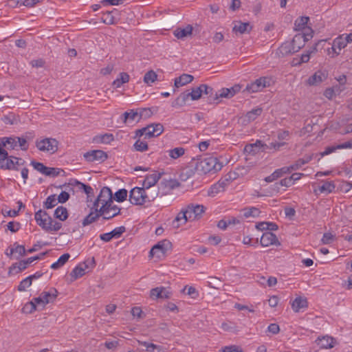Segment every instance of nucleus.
<instances>
[{
  "label": "nucleus",
  "mask_w": 352,
  "mask_h": 352,
  "mask_svg": "<svg viewBox=\"0 0 352 352\" xmlns=\"http://www.w3.org/2000/svg\"><path fill=\"white\" fill-rule=\"evenodd\" d=\"M271 78L263 76L256 79L255 81L248 84L245 90L249 93H256L262 91L264 88L270 87L271 85Z\"/></svg>",
  "instance_id": "obj_5"
},
{
  "label": "nucleus",
  "mask_w": 352,
  "mask_h": 352,
  "mask_svg": "<svg viewBox=\"0 0 352 352\" xmlns=\"http://www.w3.org/2000/svg\"><path fill=\"white\" fill-rule=\"evenodd\" d=\"M223 167V164L219 162L217 157L214 156H206L197 159L195 164V169L197 172L203 174L216 173Z\"/></svg>",
  "instance_id": "obj_1"
},
{
  "label": "nucleus",
  "mask_w": 352,
  "mask_h": 352,
  "mask_svg": "<svg viewBox=\"0 0 352 352\" xmlns=\"http://www.w3.org/2000/svg\"><path fill=\"white\" fill-rule=\"evenodd\" d=\"M100 217L102 218V214H100V208L97 212L90 210L89 213L82 220V225L84 227L90 225L96 221Z\"/></svg>",
  "instance_id": "obj_25"
},
{
  "label": "nucleus",
  "mask_w": 352,
  "mask_h": 352,
  "mask_svg": "<svg viewBox=\"0 0 352 352\" xmlns=\"http://www.w3.org/2000/svg\"><path fill=\"white\" fill-rule=\"evenodd\" d=\"M85 267H82L81 265L76 266L70 273L72 280H75L78 278L82 277L85 274Z\"/></svg>",
  "instance_id": "obj_39"
},
{
  "label": "nucleus",
  "mask_w": 352,
  "mask_h": 352,
  "mask_svg": "<svg viewBox=\"0 0 352 352\" xmlns=\"http://www.w3.org/2000/svg\"><path fill=\"white\" fill-rule=\"evenodd\" d=\"M97 197L99 201H101V206H105L106 204H107L113 201L112 191L109 187L104 186L100 190Z\"/></svg>",
  "instance_id": "obj_17"
},
{
  "label": "nucleus",
  "mask_w": 352,
  "mask_h": 352,
  "mask_svg": "<svg viewBox=\"0 0 352 352\" xmlns=\"http://www.w3.org/2000/svg\"><path fill=\"white\" fill-rule=\"evenodd\" d=\"M172 243L167 239H164L159 241L157 244L153 246L149 252V256L153 257L156 256L158 258L164 256L166 253L171 250Z\"/></svg>",
  "instance_id": "obj_4"
},
{
  "label": "nucleus",
  "mask_w": 352,
  "mask_h": 352,
  "mask_svg": "<svg viewBox=\"0 0 352 352\" xmlns=\"http://www.w3.org/2000/svg\"><path fill=\"white\" fill-rule=\"evenodd\" d=\"M150 296L153 299H168L170 297L171 292L166 287H157L151 290Z\"/></svg>",
  "instance_id": "obj_15"
},
{
  "label": "nucleus",
  "mask_w": 352,
  "mask_h": 352,
  "mask_svg": "<svg viewBox=\"0 0 352 352\" xmlns=\"http://www.w3.org/2000/svg\"><path fill=\"white\" fill-rule=\"evenodd\" d=\"M187 221H188L187 212L184 208L173 221L172 225L174 228H178L181 225L185 224Z\"/></svg>",
  "instance_id": "obj_24"
},
{
  "label": "nucleus",
  "mask_w": 352,
  "mask_h": 352,
  "mask_svg": "<svg viewBox=\"0 0 352 352\" xmlns=\"http://www.w3.org/2000/svg\"><path fill=\"white\" fill-rule=\"evenodd\" d=\"M76 186L80 190H83L88 197L94 196V189L89 185H86L79 181H75Z\"/></svg>",
  "instance_id": "obj_45"
},
{
  "label": "nucleus",
  "mask_w": 352,
  "mask_h": 352,
  "mask_svg": "<svg viewBox=\"0 0 352 352\" xmlns=\"http://www.w3.org/2000/svg\"><path fill=\"white\" fill-rule=\"evenodd\" d=\"M83 157L88 162H102L108 158L107 153L102 150H92L88 151L84 153Z\"/></svg>",
  "instance_id": "obj_11"
},
{
  "label": "nucleus",
  "mask_w": 352,
  "mask_h": 352,
  "mask_svg": "<svg viewBox=\"0 0 352 352\" xmlns=\"http://www.w3.org/2000/svg\"><path fill=\"white\" fill-rule=\"evenodd\" d=\"M194 77L190 74H183L179 77L175 79L174 85L176 87L184 86L188 83L192 82Z\"/></svg>",
  "instance_id": "obj_29"
},
{
  "label": "nucleus",
  "mask_w": 352,
  "mask_h": 352,
  "mask_svg": "<svg viewBox=\"0 0 352 352\" xmlns=\"http://www.w3.org/2000/svg\"><path fill=\"white\" fill-rule=\"evenodd\" d=\"M280 177H281L280 172L276 169L270 175L266 177L264 180L267 183H270Z\"/></svg>",
  "instance_id": "obj_63"
},
{
  "label": "nucleus",
  "mask_w": 352,
  "mask_h": 352,
  "mask_svg": "<svg viewBox=\"0 0 352 352\" xmlns=\"http://www.w3.org/2000/svg\"><path fill=\"white\" fill-rule=\"evenodd\" d=\"M157 74L154 71L150 70L145 74L144 76V82L147 85H151L157 80Z\"/></svg>",
  "instance_id": "obj_49"
},
{
  "label": "nucleus",
  "mask_w": 352,
  "mask_h": 352,
  "mask_svg": "<svg viewBox=\"0 0 352 352\" xmlns=\"http://www.w3.org/2000/svg\"><path fill=\"white\" fill-rule=\"evenodd\" d=\"M252 30V26L250 23H243L240 21H234V26L232 28V32L237 34L239 33L241 34L249 33Z\"/></svg>",
  "instance_id": "obj_20"
},
{
  "label": "nucleus",
  "mask_w": 352,
  "mask_h": 352,
  "mask_svg": "<svg viewBox=\"0 0 352 352\" xmlns=\"http://www.w3.org/2000/svg\"><path fill=\"white\" fill-rule=\"evenodd\" d=\"M328 77L326 71L318 70L307 79V84L311 86H316L324 81Z\"/></svg>",
  "instance_id": "obj_12"
},
{
  "label": "nucleus",
  "mask_w": 352,
  "mask_h": 352,
  "mask_svg": "<svg viewBox=\"0 0 352 352\" xmlns=\"http://www.w3.org/2000/svg\"><path fill=\"white\" fill-rule=\"evenodd\" d=\"M316 342L321 349H331L337 343L335 338L329 336L318 338Z\"/></svg>",
  "instance_id": "obj_18"
},
{
  "label": "nucleus",
  "mask_w": 352,
  "mask_h": 352,
  "mask_svg": "<svg viewBox=\"0 0 352 352\" xmlns=\"http://www.w3.org/2000/svg\"><path fill=\"white\" fill-rule=\"evenodd\" d=\"M231 182V177L229 176V177H225L221 178V179L217 182V184H219L221 187V190L223 191L225 190L226 188L230 184Z\"/></svg>",
  "instance_id": "obj_64"
},
{
  "label": "nucleus",
  "mask_w": 352,
  "mask_h": 352,
  "mask_svg": "<svg viewBox=\"0 0 352 352\" xmlns=\"http://www.w3.org/2000/svg\"><path fill=\"white\" fill-rule=\"evenodd\" d=\"M16 157L12 155L9 156L8 153L6 157H4L3 155H0V168L4 170H12L14 168V165Z\"/></svg>",
  "instance_id": "obj_19"
},
{
  "label": "nucleus",
  "mask_w": 352,
  "mask_h": 352,
  "mask_svg": "<svg viewBox=\"0 0 352 352\" xmlns=\"http://www.w3.org/2000/svg\"><path fill=\"white\" fill-rule=\"evenodd\" d=\"M14 246H15V247L10 249V252L9 254L8 252L6 253V254L8 256L12 255L14 252L18 253L19 254V256H23L25 255L26 250H25V247L23 245H18V244H16V243H15L14 244Z\"/></svg>",
  "instance_id": "obj_51"
},
{
  "label": "nucleus",
  "mask_w": 352,
  "mask_h": 352,
  "mask_svg": "<svg viewBox=\"0 0 352 352\" xmlns=\"http://www.w3.org/2000/svg\"><path fill=\"white\" fill-rule=\"evenodd\" d=\"M201 89L202 91V94H204L206 95H208V103H214L215 100L214 98V91L212 87L206 85V84H201L200 85Z\"/></svg>",
  "instance_id": "obj_34"
},
{
  "label": "nucleus",
  "mask_w": 352,
  "mask_h": 352,
  "mask_svg": "<svg viewBox=\"0 0 352 352\" xmlns=\"http://www.w3.org/2000/svg\"><path fill=\"white\" fill-rule=\"evenodd\" d=\"M32 285V280L30 277H27L22 280L18 285V290L20 292H24Z\"/></svg>",
  "instance_id": "obj_55"
},
{
  "label": "nucleus",
  "mask_w": 352,
  "mask_h": 352,
  "mask_svg": "<svg viewBox=\"0 0 352 352\" xmlns=\"http://www.w3.org/2000/svg\"><path fill=\"white\" fill-rule=\"evenodd\" d=\"M30 264V263H29L28 259L22 260L18 263H15L10 267L9 273H12V272L15 270L16 269L18 270L15 272V273H19L25 270Z\"/></svg>",
  "instance_id": "obj_35"
},
{
  "label": "nucleus",
  "mask_w": 352,
  "mask_h": 352,
  "mask_svg": "<svg viewBox=\"0 0 352 352\" xmlns=\"http://www.w3.org/2000/svg\"><path fill=\"white\" fill-rule=\"evenodd\" d=\"M70 258V255L68 253L63 254L62 256L59 257L58 261L52 264L51 268L53 270H58L63 265H64L66 262Z\"/></svg>",
  "instance_id": "obj_41"
},
{
  "label": "nucleus",
  "mask_w": 352,
  "mask_h": 352,
  "mask_svg": "<svg viewBox=\"0 0 352 352\" xmlns=\"http://www.w3.org/2000/svg\"><path fill=\"white\" fill-rule=\"evenodd\" d=\"M292 308L295 312H299L300 309L307 308L308 302L306 298L298 296L291 302Z\"/></svg>",
  "instance_id": "obj_23"
},
{
  "label": "nucleus",
  "mask_w": 352,
  "mask_h": 352,
  "mask_svg": "<svg viewBox=\"0 0 352 352\" xmlns=\"http://www.w3.org/2000/svg\"><path fill=\"white\" fill-rule=\"evenodd\" d=\"M125 231L126 228L124 226L117 227L109 232L100 234V239L104 242H109L113 238H120Z\"/></svg>",
  "instance_id": "obj_13"
},
{
  "label": "nucleus",
  "mask_w": 352,
  "mask_h": 352,
  "mask_svg": "<svg viewBox=\"0 0 352 352\" xmlns=\"http://www.w3.org/2000/svg\"><path fill=\"white\" fill-rule=\"evenodd\" d=\"M100 214H102L103 220H110L120 214L121 208L113 204V201L105 206H101Z\"/></svg>",
  "instance_id": "obj_6"
},
{
  "label": "nucleus",
  "mask_w": 352,
  "mask_h": 352,
  "mask_svg": "<svg viewBox=\"0 0 352 352\" xmlns=\"http://www.w3.org/2000/svg\"><path fill=\"white\" fill-rule=\"evenodd\" d=\"M146 138L149 139L160 135L164 131V126L161 123H153L146 126Z\"/></svg>",
  "instance_id": "obj_16"
},
{
  "label": "nucleus",
  "mask_w": 352,
  "mask_h": 352,
  "mask_svg": "<svg viewBox=\"0 0 352 352\" xmlns=\"http://www.w3.org/2000/svg\"><path fill=\"white\" fill-rule=\"evenodd\" d=\"M113 12H118L117 9H113L111 11L104 12L102 16V21L107 25L115 24L117 22V19Z\"/></svg>",
  "instance_id": "obj_30"
},
{
  "label": "nucleus",
  "mask_w": 352,
  "mask_h": 352,
  "mask_svg": "<svg viewBox=\"0 0 352 352\" xmlns=\"http://www.w3.org/2000/svg\"><path fill=\"white\" fill-rule=\"evenodd\" d=\"M61 171L63 170L60 168L47 167V170H46L45 175L50 177H56L60 174Z\"/></svg>",
  "instance_id": "obj_61"
},
{
  "label": "nucleus",
  "mask_w": 352,
  "mask_h": 352,
  "mask_svg": "<svg viewBox=\"0 0 352 352\" xmlns=\"http://www.w3.org/2000/svg\"><path fill=\"white\" fill-rule=\"evenodd\" d=\"M158 196V190L155 188H144V199L145 202H151L155 199V198Z\"/></svg>",
  "instance_id": "obj_37"
},
{
  "label": "nucleus",
  "mask_w": 352,
  "mask_h": 352,
  "mask_svg": "<svg viewBox=\"0 0 352 352\" xmlns=\"http://www.w3.org/2000/svg\"><path fill=\"white\" fill-rule=\"evenodd\" d=\"M192 31V27L190 25H188L184 28H177L174 31V35L177 38H183L184 37H186L189 35H191Z\"/></svg>",
  "instance_id": "obj_32"
},
{
  "label": "nucleus",
  "mask_w": 352,
  "mask_h": 352,
  "mask_svg": "<svg viewBox=\"0 0 352 352\" xmlns=\"http://www.w3.org/2000/svg\"><path fill=\"white\" fill-rule=\"evenodd\" d=\"M346 45L347 44L344 40V35H342L333 40V45L331 49L334 53L338 55L340 54V51L342 50V49L344 48L346 46Z\"/></svg>",
  "instance_id": "obj_26"
},
{
  "label": "nucleus",
  "mask_w": 352,
  "mask_h": 352,
  "mask_svg": "<svg viewBox=\"0 0 352 352\" xmlns=\"http://www.w3.org/2000/svg\"><path fill=\"white\" fill-rule=\"evenodd\" d=\"M139 119L142 118H150L153 115V111L151 108H140L138 109Z\"/></svg>",
  "instance_id": "obj_52"
},
{
  "label": "nucleus",
  "mask_w": 352,
  "mask_h": 352,
  "mask_svg": "<svg viewBox=\"0 0 352 352\" xmlns=\"http://www.w3.org/2000/svg\"><path fill=\"white\" fill-rule=\"evenodd\" d=\"M114 140V137L112 133L100 134L93 138V142L96 144H109Z\"/></svg>",
  "instance_id": "obj_27"
},
{
  "label": "nucleus",
  "mask_w": 352,
  "mask_h": 352,
  "mask_svg": "<svg viewBox=\"0 0 352 352\" xmlns=\"http://www.w3.org/2000/svg\"><path fill=\"white\" fill-rule=\"evenodd\" d=\"M338 149H341L340 147H338V144L337 145L327 146V147H326L324 148V151L320 153V157H324L325 155H329V154L335 152Z\"/></svg>",
  "instance_id": "obj_60"
},
{
  "label": "nucleus",
  "mask_w": 352,
  "mask_h": 352,
  "mask_svg": "<svg viewBox=\"0 0 352 352\" xmlns=\"http://www.w3.org/2000/svg\"><path fill=\"white\" fill-rule=\"evenodd\" d=\"M134 148L138 151H144L148 149V144L146 142L141 141L140 140H137L134 144Z\"/></svg>",
  "instance_id": "obj_58"
},
{
  "label": "nucleus",
  "mask_w": 352,
  "mask_h": 352,
  "mask_svg": "<svg viewBox=\"0 0 352 352\" xmlns=\"http://www.w3.org/2000/svg\"><path fill=\"white\" fill-rule=\"evenodd\" d=\"M127 197V190L124 188L118 190L114 195L113 200L115 199L118 202H123Z\"/></svg>",
  "instance_id": "obj_50"
},
{
  "label": "nucleus",
  "mask_w": 352,
  "mask_h": 352,
  "mask_svg": "<svg viewBox=\"0 0 352 352\" xmlns=\"http://www.w3.org/2000/svg\"><path fill=\"white\" fill-rule=\"evenodd\" d=\"M162 174L155 172L151 175H147L143 182V188H149L155 186V184L160 179Z\"/></svg>",
  "instance_id": "obj_22"
},
{
  "label": "nucleus",
  "mask_w": 352,
  "mask_h": 352,
  "mask_svg": "<svg viewBox=\"0 0 352 352\" xmlns=\"http://www.w3.org/2000/svg\"><path fill=\"white\" fill-rule=\"evenodd\" d=\"M140 344L146 348L147 352H164L162 346L147 342H140Z\"/></svg>",
  "instance_id": "obj_40"
},
{
  "label": "nucleus",
  "mask_w": 352,
  "mask_h": 352,
  "mask_svg": "<svg viewBox=\"0 0 352 352\" xmlns=\"http://www.w3.org/2000/svg\"><path fill=\"white\" fill-rule=\"evenodd\" d=\"M41 296L44 301V304L47 305L55 300L58 296V291L55 288H51L49 292H43Z\"/></svg>",
  "instance_id": "obj_28"
},
{
  "label": "nucleus",
  "mask_w": 352,
  "mask_h": 352,
  "mask_svg": "<svg viewBox=\"0 0 352 352\" xmlns=\"http://www.w3.org/2000/svg\"><path fill=\"white\" fill-rule=\"evenodd\" d=\"M220 189H221L220 186L217 184V183H215L214 184L212 185L209 190H208V196L214 197L218 193L223 192L222 190Z\"/></svg>",
  "instance_id": "obj_57"
},
{
  "label": "nucleus",
  "mask_w": 352,
  "mask_h": 352,
  "mask_svg": "<svg viewBox=\"0 0 352 352\" xmlns=\"http://www.w3.org/2000/svg\"><path fill=\"white\" fill-rule=\"evenodd\" d=\"M262 112V108L256 107L247 112V113L245 114V118H247L248 122H252L255 120L256 118L261 114Z\"/></svg>",
  "instance_id": "obj_43"
},
{
  "label": "nucleus",
  "mask_w": 352,
  "mask_h": 352,
  "mask_svg": "<svg viewBox=\"0 0 352 352\" xmlns=\"http://www.w3.org/2000/svg\"><path fill=\"white\" fill-rule=\"evenodd\" d=\"M335 239V235L331 234V232H325L324 233L321 241L323 244H330Z\"/></svg>",
  "instance_id": "obj_59"
},
{
  "label": "nucleus",
  "mask_w": 352,
  "mask_h": 352,
  "mask_svg": "<svg viewBox=\"0 0 352 352\" xmlns=\"http://www.w3.org/2000/svg\"><path fill=\"white\" fill-rule=\"evenodd\" d=\"M16 138L17 144H19L20 148L23 151H27L28 148V144H27V139L23 137H15Z\"/></svg>",
  "instance_id": "obj_62"
},
{
  "label": "nucleus",
  "mask_w": 352,
  "mask_h": 352,
  "mask_svg": "<svg viewBox=\"0 0 352 352\" xmlns=\"http://www.w3.org/2000/svg\"><path fill=\"white\" fill-rule=\"evenodd\" d=\"M169 156L173 159H177L185 153V148L183 147H176L168 151Z\"/></svg>",
  "instance_id": "obj_47"
},
{
  "label": "nucleus",
  "mask_w": 352,
  "mask_h": 352,
  "mask_svg": "<svg viewBox=\"0 0 352 352\" xmlns=\"http://www.w3.org/2000/svg\"><path fill=\"white\" fill-rule=\"evenodd\" d=\"M36 148L43 152L54 153L58 150V142L55 138H43L36 141Z\"/></svg>",
  "instance_id": "obj_2"
},
{
  "label": "nucleus",
  "mask_w": 352,
  "mask_h": 352,
  "mask_svg": "<svg viewBox=\"0 0 352 352\" xmlns=\"http://www.w3.org/2000/svg\"><path fill=\"white\" fill-rule=\"evenodd\" d=\"M58 201L56 195H50L44 202V207L46 209L53 208L58 204Z\"/></svg>",
  "instance_id": "obj_46"
},
{
  "label": "nucleus",
  "mask_w": 352,
  "mask_h": 352,
  "mask_svg": "<svg viewBox=\"0 0 352 352\" xmlns=\"http://www.w3.org/2000/svg\"><path fill=\"white\" fill-rule=\"evenodd\" d=\"M34 219L36 223L46 232L50 228V223L54 222V220L47 212L42 210H39L35 213Z\"/></svg>",
  "instance_id": "obj_7"
},
{
  "label": "nucleus",
  "mask_w": 352,
  "mask_h": 352,
  "mask_svg": "<svg viewBox=\"0 0 352 352\" xmlns=\"http://www.w3.org/2000/svg\"><path fill=\"white\" fill-rule=\"evenodd\" d=\"M309 18L308 16H300L294 22V30L296 31H300L305 30L307 32L308 28L306 27Z\"/></svg>",
  "instance_id": "obj_33"
},
{
  "label": "nucleus",
  "mask_w": 352,
  "mask_h": 352,
  "mask_svg": "<svg viewBox=\"0 0 352 352\" xmlns=\"http://www.w3.org/2000/svg\"><path fill=\"white\" fill-rule=\"evenodd\" d=\"M129 75L126 72H121L120 74V77L116 78L113 82V85L116 88L120 87L123 84L126 83L129 80Z\"/></svg>",
  "instance_id": "obj_38"
},
{
  "label": "nucleus",
  "mask_w": 352,
  "mask_h": 352,
  "mask_svg": "<svg viewBox=\"0 0 352 352\" xmlns=\"http://www.w3.org/2000/svg\"><path fill=\"white\" fill-rule=\"evenodd\" d=\"M260 243L264 247L271 245H280L276 235L271 232H265L263 234L261 237Z\"/></svg>",
  "instance_id": "obj_14"
},
{
  "label": "nucleus",
  "mask_w": 352,
  "mask_h": 352,
  "mask_svg": "<svg viewBox=\"0 0 352 352\" xmlns=\"http://www.w3.org/2000/svg\"><path fill=\"white\" fill-rule=\"evenodd\" d=\"M335 184L333 182H325L322 186L318 187L320 193L329 194L335 189Z\"/></svg>",
  "instance_id": "obj_42"
},
{
  "label": "nucleus",
  "mask_w": 352,
  "mask_h": 352,
  "mask_svg": "<svg viewBox=\"0 0 352 352\" xmlns=\"http://www.w3.org/2000/svg\"><path fill=\"white\" fill-rule=\"evenodd\" d=\"M129 201L133 205L145 204L144 188L135 187L129 192Z\"/></svg>",
  "instance_id": "obj_10"
},
{
  "label": "nucleus",
  "mask_w": 352,
  "mask_h": 352,
  "mask_svg": "<svg viewBox=\"0 0 352 352\" xmlns=\"http://www.w3.org/2000/svg\"><path fill=\"white\" fill-rule=\"evenodd\" d=\"M190 98L192 100H197L201 97L202 91L200 85L197 87L193 88L190 92H189Z\"/></svg>",
  "instance_id": "obj_56"
},
{
  "label": "nucleus",
  "mask_w": 352,
  "mask_h": 352,
  "mask_svg": "<svg viewBox=\"0 0 352 352\" xmlns=\"http://www.w3.org/2000/svg\"><path fill=\"white\" fill-rule=\"evenodd\" d=\"M314 31L311 28H307V32L296 34L291 43L296 52H298L305 45V43L313 37Z\"/></svg>",
  "instance_id": "obj_3"
},
{
  "label": "nucleus",
  "mask_w": 352,
  "mask_h": 352,
  "mask_svg": "<svg viewBox=\"0 0 352 352\" xmlns=\"http://www.w3.org/2000/svg\"><path fill=\"white\" fill-rule=\"evenodd\" d=\"M30 164L34 167L35 170L40 172L41 173L45 175L46 170H47V167L45 166L41 162H38L36 161H32Z\"/></svg>",
  "instance_id": "obj_54"
},
{
  "label": "nucleus",
  "mask_w": 352,
  "mask_h": 352,
  "mask_svg": "<svg viewBox=\"0 0 352 352\" xmlns=\"http://www.w3.org/2000/svg\"><path fill=\"white\" fill-rule=\"evenodd\" d=\"M243 217L245 218H248L250 217H256L259 215L261 213V211L258 210V208L255 207H251L249 208H244L243 209Z\"/></svg>",
  "instance_id": "obj_48"
},
{
  "label": "nucleus",
  "mask_w": 352,
  "mask_h": 352,
  "mask_svg": "<svg viewBox=\"0 0 352 352\" xmlns=\"http://www.w3.org/2000/svg\"><path fill=\"white\" fill-rule=\"evenodd\" d=\"M122 120L124 123H126L128 122H133L137 121L138 122L140 120L139 119V114L138 109L135 111L133 109L130 110V111H126L122 114Z\"/></svg>",
  "instance_id": "obj_31"
},
{
  "label": "nucleus",
  "mask_w": 352,
  "mask_h": 352,
  "mask_svg": "<svg viewBox=\"0 0 352 352\" xmlns=\"http://www.w3.org/2000/svg\"><path fill=\"white\" fill-rule=\"evenodd\" d=\"M296 53L292 43L290 42L283 43L278 49L277 54L278 56L284 57Z\"/></svg>",
  "instance_id": "obj_21"
},
{
  "label": "nucleus",
  "mask_w": 352,
  "mask_h": 352,
  "mask_svg": "<svg viewBox=\"0 0 352 352\" xmlns=\"http://www.w3.org/2000/svg\"><path fill=\"white\" fill-rule=\"evenodd\" d=\"M187 212L189 221H194L201 218L205 212V207L203 205L190 204L184 208Z\"/></svg>",
  "instance_id": "obj_8"
},
{
  "label": "nucleus",
  "mask_w": 352,
  "mask_h": 352,
  "mask_svg": "<svg viewBox=\"0 0 352 352\" xmlns=\"http://www.w3.org/2000/svg\"><path fill=\"white\" fill-rule=\"evenodd\" d=\"M54 216L61 221H65L68 218V212L67 208L62 206L57 207L54 211Z\"/></svg>",
  "instance_id": "obj_36"
},
{
  "label": "nucleus",
  "mask_w": 352,
  "mask_h": 352,
  "mask_svg": "<svg viewBox=\"0 0 352 352\" xmlns=\"http://www.w3.org/2000/svg\"><path fill=\"white\" fill-rule=\"evenodd\" d=\"M285 144V142H272L269 145L262 143V150L265 151L266 149L274 148L275 151L279 150V148Z\"/></svg>",
  "instance_id": "obj_53"
},
{
  "label": "nucleus",
  "mask_w": 352,
  "mask_h": 352,
  "mask_svg": "<svg viewBox=\"0 0 352 352\" xmlns=\"http://www.w3.org/2000/svg\"><path fill=\"white\" fill-rule=\"evenodd\" d=\"M17 147V141L15 137H3L0 138V155H3L6 157L8 153L6 148L8 150H14Z\"/></svg>",
  "instance_id": "obj_9"
},
{
  "label": "nucleus",
  "mask_w": 352,
  "mask_h": 352,
  "mask_svg": "<svg viewBox=\"0 0 352 352\" xmlns=\"http://www.w3.org/2000/svg\"><path fill=\"white\" fill-rule=\"evenodd\" d=\"M230 93L231 92L228 89V88H223L221 90H219V92H215L214 93V98L215 100V103L218 104L219 103V100L221 98H232L231 95H230Z\"/></svg>",
  "instance_id": "obj_44"
}]
</instances>
